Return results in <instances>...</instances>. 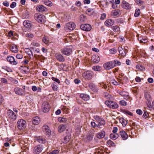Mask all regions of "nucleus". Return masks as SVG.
I'll use <instances>...</instances> for the list:
<instances>
[{"mask_svg": "<svg viewBox=\"0 0 154 154\" xmlns=\"http://www.w3.org/2000/svg\"><path fill=\"white\" fill-rule=\"evenodd\" d=\"M75 27V23L72 22H70L66 24L64 29L66 31L68 32L73 30Z\"/></svg>", "mask_w": 154, "mask_h": 154, "instance_id": "obj_1", "label": "nucleus"}, {"mask_svg": "<svg viewBox=\"0 0 154 154\" xmlns=\"http://www.w3.org/2000/svg\"><path fill=\"white\" fill-rule=\"evenodd\" d=\"M17 126L20 130H24L26 126V123L25 120L21 119L18 120L17 123Z\"/></svg>", "mask_w": 154, "mask_h": 154, "instance_id": "obj_2", "label": "nucleus"}, {"mask_svg": "<svg viewBox=\"0 0 154 154\" xmlns=\"http://www.w3.org/2000/svg\"><path fill=\"white\" fill-rule=\"evenodd\" d=\"M105 104L109 108L113 109H117L119 107V105L116 103L112 101H106Z\"/></svg>", "mask_w": 154, "mask_h": 154, "instance_id": "obj_3", "label": "nucleus"}, {"mask_svg": "<svg viewBox=\"0 0 154 154\" xmlns=\"http://www.w3.org/2000/svg\"><path fill=\"white\" fill-rule=\"evenodd\" d=\"M94 118L97 122V127L101 128V126L103 125L105 123L104 120L102 118H101L98 116H94Z\"/></svg>", "mask_w": 154, "mask_h": 154, "instance_id": "obj_4", "label": "nucleus"}, {"mask_svg": "<svg viewBox=\"0 0 154 154\" xmlns=\"http://www.w3.org/2000/svg\"><path fill=\"white\" fill-rule=\"evenodd\" d=\"M44 146L42 145H38L35 146L33 150V152L34 154H39L43 150Z\"/></svg>", "mask_w": 154, "mask_h": 154, "instance_id": "obj_5", "label": "nucleus"}, {"mask_svg": "<svg viewBox=\"0 0 154 154\" xmlns=\"http://www.w3.org/2000/svg\"><path fill=\"white\" fill-rule=\"evenodd\" d=\"M50 108V106L47 102H44L42 106V111L44 112H47L49 111Z\"/></svg>", "mask_w": 154, "mask_h": 154, "instance_id": "obj_6", "label": "nucleus"}, {"mask_svg": "<svg viewBox=\"0 0 154 154\" xmlns=\"http://www.w3.org/2000/svg\"><path fill=\"white\" fill-rule=\"evenodd\" d=\"M93 75V72L90 71H87L83 73L82 76L85 79L90 80L92 79Z\"/></svg>", "mask_w": 154, "mask_h": 154, "instance_id": "obj_7", "label": "nucleus"}, {"mask_svg": "<svg viewBox=\"0 0 154 154\" xmlns=\"http://www.w3.org/2000/svg\"><path fill=\"white\" fill-rule=\"evenodd\" d=\"M7 114L8 117L12 120H15L17 119L16 115L13 111L10 109L8 110Z\"/></svg>", "mask_w": 154, "mask_h": 154, "instance_id": "obj_8", "label": "nucleus"}, {"mask_svg": "<svg viewBox=\"0 0 154 154\" xmlns=\"http://www.w3.org/2000/svg\"><path fill=\"white\" fill-rule=\"evenodd\" d=\"M125 79L126 81L128 80V78L126 76H125L121 79H119L118 80V82H117L115 79H114L112 80L111 82L112 84L115 85H119L120 84H123L124 83Z\"/></svg>", "mask_w": 154, "mask_h": 154, "instance_id": "obj_9", "label": "nucleus"}, {"mask_svg": "<svg viewBox=\"0 0 154 154\" xmlns=\"http://www.w3.org/2000/svg\"><path fill=\"white\" fill-rule=\"evenodd\" d=\"M120 95L124 97V99H126L127 100H129L131 102L132 99L129 96V93L125 91H121L119 93Z\"/></svg>", "mask_w": 154, "mask_h": 154, "instance_id": "obj_10", "label": "nucleus"}, {"mask_svg": "<svg viewBox=\"0 0 154 154\" xmlns=\"http://www.w3.org/2000/svg\"><path fill=\"white\" fill-rule=\"evenodd\" d=\"M61 52L63 54L69 56L72 53V49L70 48H65L61 50Z\"/></svg>", "mask_w": 154, "mask_h": 154, "instance_id": "obj_11", "label": "nucleus"}, {"mask_svg": "<svg viewBox=\"0 0 154 154\" xmlns=\"http://www.w3.org/2000/svg\"><path fill=\"white\" fill-rule=\"evenodd\" d=\"M103 66L104 68L106 69L109 70L114 67L113 62L112 61L108 62L103 64Z\"/></svg>", "mask_w": 154, "mask_h": 154, "instance_id": "obj_12", "label": "nucleus"}, {"mask_svg": "<svg viewBox=\"0 0 154 154\" xmlns=\"http://www.w3.org/2000/svg\"><path fill=\"white\" fill-rule=\"evenodd\" d=\"M36 20L38 23H42L45 21V17L42 14L36 15L35 16Z\"/></svg>", "mask_w": 154, "mask_h": 154, "instance_id": "obj_13", "label": "nucleus"}, {"mask_svg": "<svg viewBox=\"0 0 154 154\" xmlns=\"http://www.w3.org/2000/svg\"><path fill=\"white\" fill-rule=\"evenodd\" d=\"M7 60V61L12 65H16L17 63V61L15 60L14 58L11 56H8Z\"/></svg>", "mask_w": 154, "mask_h": 154, "instance_id": "obj_14", "label": "nucleus"}, {"mask_svg": "<svg viewBox=\"0 0 154 154\" xmlns=\"http://www.w3.org/2000/svg\"><path fill=\"white\" fill-rule=\"evenodd\" d=\"M81 29L86 31H90L91 29V26L89 24H82L80 26Z\"/></svg>", "mask_w": 154, "mask_h": 154, "instance_id": "obj_15", "label": "nucleus"}, {"mask_svg": "<svg viewBox=\"0 0 154 154\" xmlns=\"http://www.w3.org/2000/svg\"><path fill=\"white\" fill-rule=\"evenodd\" d=\"M118 50L120 54L123 57L125 56L127 53L128 52V50L126 49L123 48L122 47H119Z\"/></svg>", "mask_w": 154, "mask_h": 154, "instance_id": "obj_16", "label": "nucleus"}, {"mask_svg": "<svg viewBox=\"0 0 154 154\" xmlns=\"http://www.w3.org/2000/svg\"><path fill=\"white\" fill-rule=\"evenodd\" d=\"M41 122L40 118L38 116L34 117L32 120V124L34 125H38Z\"/></svg>", "mask_w": 154, "mask_h": 154, "instance_id": "obj_17", "label": "nucleus"}, {"mask_svg": "<svg viewBox=\"0 0 154 154\" xmlns=\"http://www.w3.org/2000/svg\"><path fill=\"white\" fill-rule=\"evenodd\" d=\"M42 130L43 132L47 135H49L51 133V131L47 125H45L42 127Z\"/></svg>", "mask_w": 154, "mask_h": 154, "instance_id": "obj_18", "label": "nucleus"}, {"mask_svg": "<svg viewBox=\"0 0 154 154\" xmlns=\"http://www.w3.org/2000/svg\"><path fill=\"white\" fill-rule=\"evenodd\" d=\"M36 10L39 12H43L47 11V8L42 5H38L36 8Z\"/></svg>", "mask_w": 154, "mask_h": 154, "instance_id": "obj_19", "label": "nucleus"}, {"mask_svg": "<svg viewBox=\"0 0 154 154\" xmlns=\"http://www.w3.org/2000/svg\"><path fill=\"white\" fill-rule=\"evenodd\" d=\"M122 7L123 8L127 9H130L131 8L130 4L124 0L122 2Z\"/></svg>", "mask_w": 154, "mask_h": 154, "instance_id": "obj_20", "label": "nucleus"}, {"mask_svg": "<svg viewBox=\"0 0 154 154\" xmlns=\"http://www.w3.org/2000/svg\"><path fill=\"white\" fill-rule=\"evenodd\" d=\"M120 135L123 140H126L128 137V136L126 133L124 131L122 130L120 131Z\"/></svg>", "mask_w": 154, "mask_h": 154, "instance_id": "obj_21", "label": "nucleus"}, {"mask_svg": "<svg viewBox=\"0 0 154 154\" xmlns=\"http://www.w3.org/2000/svg\"><path fill=\"white\" fill-rule=\"evenodd\" d=\"M23 26L28 29L31 27V22L28 20L24 21L23 23Z\"/></svg>", "mask_w": 154, "mask_h": 154, "instance_id": "obj_22", "label": "nucleus"}, {"mask_svg": "<svg viewBox=\"0 0 154 154\" xmlns=\"http://www.w3.org/2000/svg\"><path fill=\"white\" fill-rule=\"evenodd\" d=\"M66 128V126L63 124L60 125L58 127V131L61 133L64 131Z\"/></svg>", "mask_w": 154, "mask_h": 154, "instance_id": "obj_23", "label": "nucleus"}, {"mask_svg": "<svg viewBox=\"0 0 154 154\" xmlns=\"http://www.w3.org/2000/svg\"><path fill=\"white\" fill-rule=\"evenodd\" d=\"M105 135V132L103 131H102L96 134L97 137L99 139L103 138L104 137Z\"/></svg>", "mask_w": 154, "mask_h": 154, "instance_id": "obj_24", "label": "nucleus"}, {"mask_svg": "<svg viewBox=\"0 0 154 154\" xmlns=\"http://www.w3.org/2000/svg\"><path fill=\"white\" fill-rule=\"evenodd\" d=\"M114 22L111 19L107 20L105 22V24L107 26H111L114 24Z\"/></svg>", "mask_w": 154, "mask_h": 154, "instance_id": "obj_25", "label": "nucleus"}, {"mask_svg": "<svg viewBox=\"0 0 154 154\" xmlns=\"http://www.w3.org/2000/svg\"><path fill=\"white\" fill-rule=\"evenodd\" d=\"M36 140L40 143H45V139L42 137H37Z\"/></svg>", "mask_w": 154, "mask_h": 154, "instance_id": "obj_26", "label": "nucleus"}, {"mask_svg": "<svg viewBox=\"0 0 154 154\" xmlns=\"http://www.w3.org/2000/svg\"><path fill=\"white\" fill-rule=\"evenodd\" d=\"M91 59L94 62L97 63L100 60V58L98 56L94 55L92 57Z\"/></svg>", "mask_w": 154, "mask_h": 154, "instance_id": "obj_27", "label": "nucleus"}, {"mask_svg": "<svg viewBox=\"0 0 154 154\" xmlns=\"http://www.w3.org/2000/svg\"><path fill=\"white\" fill-rule=\"evenodd\" d=\"M56 57L57 59L60 62H63L65 60L61 54H56Z\"/></svg>", "mask_w": 154, "mask_h": 154, "instance_id": "obj_28", "label": "nucleus"}, {"mask_svg": "<svg viewBox=\"0 0 154 154\" xmlns=\"http://www.w3.org/2000/svg\"><path fill=\"white\" fill-rule=\"evenodd\" d=\"M80 97L81 98L84 100L88 101L89 99V95L86 94H80Z\"/></svg>", "mask_w": 154, "mask_h": 154, "instance_id": "obj_29", "label": "nucleus"}, {"mask_svg": "<svg viewBox=\"0 0 154 154\" xmlns=\"http://www.w3.org/2000/svg\"><path fill=\"white\" fill-rule=\"evenodd\" d=\"M15 93L18 95H22L23 94L22 90L19 88H16L14 89Z\"/></svg>", "mask_w": 154, "mask_h": 154, "instance_id": "obj_30", "label": "nucleus"}, {"mask_svg": "<svg viewBox=\"0 0 154 154\" xmlns=\"http://www.w3.org/2000/svg\"><path fill=\"white\" fill-rule=\"evenodd\" d=\"M10 50L12 52L15 53H17L18 51L17 46L15 45H12L11 46Z\"/></svg>", "mask_w": 154, "mask_h": 154, "instance_id": "obj_31", "label": "nucleus"}, {"mask_svg": "<svg viewBox=\"0 0 154 154\" xmlns=\"http://www.w3.org/2000/svg\"><path fill=\"white\" fill-rule=\"evenodd\" d=\"M144 95L145 98L148 101H150L152 100V97L151 96L149 92H145Z\"/></svg>", "mask_w": 154, "mask_h": 154, "instance_id": "obj_32", "label": "nucleus"}, {"mask_svg": "<svg viewBox=\"0 0 154 154\" xmlns=\"http://www.w3.org/2000/svg\"><path fill=\"white\" fill-rule=\"evenodd\" d=\"M119 137V135L116 133H112L110 135V138L113 140L117 139Z\"/></svg>", "mask_w": 154, "mask_h": 154, "instance_id": "obj_33", "label": "nucleus"}, {"mask_svg": "<svg viewBox=\"0 0 154 154\" xmlns=\"http://www.w3.org/2000/svg\"><path fill=\"white\" fill-rule=\"evenodd\" d=\"M67 119L66 118L59 117L58 119V121L60 123H65L67 121Z\"/></svg>", "mask_w": 154, "mask_h": 154, "instance_id": "obj_34", "label": "nucleus"}, {"mask_svg": "<svg viewBox=\"0 0 154 154\" xmlns=\"http://www.w3.org/2000/svg\"><path fill=\"white\" fill-rule=\"evenodd\" d=\"M53 91H57L58 89V87L56 84L55 82H53L51 85Z\"/></svg>", "mask_w": 154, "mask_h": 154, "instance_id": "obj_35", "label": "nucleus"}, {"mask_svg": "<svg viewBox=\"0 0 154 154\" xmlns=\"http://www.w3.org/2000/svg\"><path fill=\"white\" fill-rule=\"evenodd\" d=\"M79 19L81 22H85L86 20V17L84 15H81L79 17Z\"/></svg>", "mask_w": 154, "mask_h": 154, "instance_id": "obj_36", "label": "nucleus"}, {"mask_svg": "<svg viewBox=\"0 0 154 154\" xmlns=\"http://www.w3.org/2000/svg\"><path fill=\"white\" fill-rule=\"evenodd\" d=\"M120 11L118 9H116L113 10L112 12V16H117L119 14Z\"/></svg>", "mask_w": 154, "mask_h": 154, "instance_id": "obj_37", "label": "nucleus"}, {"mask_svg": "<svg viewBox=\"0 0 154 154\" xmlns=\"http://www.w3.org/2000/svg\"><path fill=\"white\" fill-rule=\"evenodd\" d=\"M113 65H114V67L116 66H119L121 65V63L117 60H115L113 62Z\"/></svg>", "mask_w": 154, "mask_h": 154, "instance_id": "obj_38", "label": "nucleus"}, {"mask_svg": "<svg viewBox=\"0 0 154 154\" xmlns=\"http://www.w3.org/2000/svg\"><path fill=\"white\" fill-rule=\"evenodd\" d=\"M43 2L45 5L49 6H51L52 5V2L48 0H44Z\"/></svg>", "mask_w": 154, "mask_h": 154, "instance_id": "obj_39", "label": "nucleus"}, {"mask_svg": "<svg viewBox=\"0 0 154 154\" xmlns=\"http://www.w3.org/2000/svg\"><path fill=\"white\" fill-rule=\"evenodd\" d=\"M120 121L124 127L128 123L127 121L123 118L120 119Z\"/></svg>", "mask_w": 154, "mask_h": 154, "instance_id": "obj_40", "label": "nucleus"}, {"mask_svg": "<svg viewBox=\"0 0 154 154\" xmlns=\"http://www.w3.org/2000/svg\"><path fill=\"white\" fill-rule=\"evenodd\" d=\"M107 145L109 146H115V143L110 140H109L107 141Z\"/></svg>", "mask_w": 154, "mask_h": 154, "instance_id": "obj_41", "label": "nucleus"}, {"mask_svg": "<svg viewBox=\"0 0 154 154\" xmlns=\"http://www.w3.org/2000/svg\"><path fill=\"white\" fill-rule=\"evenodd\" d=\"M92 69L95 71H99L101 70V67L98 66H94L92 67Z\"/></svg>", "mask_w": 154, "mask_h": 154, "instance_id": "obj_42", "label": "nucleus"}, {"mask_svg": "<svg viewBox=\"0 0 154 154\" xmlns=\"http://www.w3.org/2000/svg\"><path fill=\"white\" fill-rule=\"evenodd\" d=\"M112 29L114 32H117L118 33H119L120 32L119 27L116 26H113Z\"/></svg>", "mask_w": 154, "mask_h": 154, "instance_id": "obj_43", "label": "nucleus"}, {"mask_svg": "<svg viewBox=\"0 0 154 154\" xmlns=\"http://www.w3.org/2000/svg\"><path fill=\"white\" fill-rule=\"evenodd\" d=\"M94 12V11L93 9L89 8L86 11V13L87 14L89 15H91Z\"/></svg>", "mask_w": 154, "mask_h": 154, "instance_id": "obj_44", "label": "nucleus"}, {"mask_svg": "<svg viewBox=\"0 0 154 154\" xmlns=\"http://www.w3.org/2000/svg\"><path fill=\"white\" fill-rule=\"evenodd\" d=\"M136 68L137 69L142 71H143L145 69V68L140 65H137L136 66Z\"/></svg>", "mask_w": 154, "mask_h": 154, "instance_id": "obj_45", "label": "nucleus"}, {"mask_svg": "<svg viewBox=\"0 0 154 154\" xmlns=\"http://www.w3.org/2000/svg\"><path fill=\"white\" fill-rule=\"evenodd\" d=\"M140 11L139 9H137L135 10V12L134 14V16L136 17H138L140 14Z\"/></svg>", "mask_w": 154, "mask_h": 154, "instance_id": "obj_46", "label": "nucleus"}, {"mask_svg": "<svg viewBox=\"0 0 154 154\" xmlns=\"http://www.w3.org/2000/svg\"><path fill=\"white\" fill-rule=\"evenodd\" d=\"M136 2L139 6H141L144 4V2L141 0H136Z\"/></svg>", "mask_w": 154, "mask_h": 154, "instance_id": "obj_47", "label": "nucleus"}, {"mask_svg": "<svg viewBox=\"0 0 154 154\" xmlns=\"http://www.w3.org/2000/svg\"><path fill=\"white\" fill-rule=\"evenodd\" d=\"M119 103V104L122 106H125L127 105V102L123 100L120 101Z\"/></svg>", "mask_w": 154, "mask_h": 154, "instance_id": "obj_48", "label": "nucleus"}, {"mask_svg": "<svg viewBox=\"0 0 154 154\" xmlns=\"http://www.w3.org/2000/svg\"><path fill=\"white\" fill-rule=\"evenodd\" d=\"M124 113L125 114H126L127 115H129L130 116H132L133 113L130 112V111L127 110H124Z\"/></svg>", "mask_w": 154, "mask_h": 154, "instance_id": "obj_49", "label": "nucleus"}, {"mask_svg": "<svg viewBox=\"0 0 154 154\" xmlns=\"http://www.w3.org/2000/svg\"><path fill=\"white\" fill-rule=\"evenodd\" d=\"M51 79L53 81L59 84L60 83V80L57 78H55L54 77H52L51 78Z\"/></svg>", "mask_w": 154, "mask_h": 154, "instance_id": "obj_50", "label": "nucleus"}, {"mask_svg": "<svg viewBox=\"0 0 154 154\" xmlns=\"http://www.w3.org/2000/svg\"><path fill=\"white\" fill-rule=\"evenodd\" d=\"M69 136H66L64 138V140L63 141V143H67V142L69 141Z\"/></svg>", "mask_w": 154, "mask_h": 154, "instance_id": "obj_51", "label": "nucleus"}, {"mask_svg": "<svg viewBox=\"0 0 154 154\" xmlns=\"http://www.w3.org/2000/svg\"><path fill=\"white\" fill-rule=\"evenodd\" d=\"M16 57L17 59H21L23 58V56L21 53H19L16 55Z\"/></svg>", "mask_w": 154, "mask_h": 154, "instance_id": "obj_52", "label": "nucleus"}, {"mask_svg": "<svg viewBox=\"0 0 154 154\" xmlns=\"http://www.w3.org/2000/svg\"><path fill=\"white\" fill-rule=\"evenodd\" d=\"M61 109L66 113L69 112L68 109L66 106H63L61 108Z\"/></svg>", "mask_w": 154, "mask_h": 154, "instance_id": "obj_53", "label": "nucleus"}, {"mask_svg": "<svg viewBox=\"0 0 154 154\" xmlns=\"http://www.w3.org/2000/svg\"><path fill=\"white\" fill-rule=\"evenodd\" d=\"M32 45L34 46L38 47L39 46V44L37 42L35 41H34L32 43Z\"/></svg>", "mask_w": 154, "mask_h": 154, "instance_id": "obj_54", "label": "nucleus"}, {"mask_svg": "<svg viewBox=\"0 0 154 154\" xmlns=\"http://www.w3.org/2000/svg\"><path fill=\"white\" fill-rule=\"evenodd\" d=\"M26 52L29 55H30L31 54H32V51L28 48H26L25 49Z\"/></svg>", "mask_w": 154, "mask_h": 154, "instance_id": "obj_55", "label": "nucleus"}, {"mask_svg": "<svg viewBox=\"0 0 154 154\" xmlns=\"http://www.w3.org/2000/svg\"><path fill=\"white\" fill-rule=\"evenodd\" d=\"M93 138V136L91 134H89L87 137V139L89 141L91 140Z\"/></svg>", "mask_w": 154, "mask_h": 154, "instance_id": "obj_56", "label": "nucleus"}, {"mask_svg": "<svg viewBox=\"0 0 154 154\" xmlns=\"http://www.w3.org/2000/svg\"><path fill=\"white\" fill-rule=\"evenodd\" d=\"M26 36L27 37H28L30 38H32L33 37V35L31 33H27L26 34Z\"/></svg>", "mask_w": 154, "mask_h": 154, "instance_id": "obj_57", "label": "nucleus"}, {"mask_svg": "<svg viewBox=\"0 0 154 154\" xmlns=\"http://www.w3.org/2000/svg\"><path fill=\"white\" fill-rule=\"evenodd\" d=\"M16 3L15 2H13L10 5V7L11 8H13L16 6Z\"/></svg>", "mask_w": 154, "mask_h": 154, "instance_id": "obj_58", "label": "nucleus"}, {"mask_svg": "<svg viewBox=\"0 0 154 154\" xmlns=\"http://www.w3.org/2000/svg\"><path fill=\"white\" fill-rule=\"evenodd\" d=\"M110 53L112 54H115L116 52V49L113 48L109 50Z\"/></svg>", "mask_w": 154, "mask_h": 154, "instance_id": "obj_59", "label": "nucleus"}, {"mask_svg": "<svg viewBox=\"0 0 154 154\" xmlns=\"http://www.w3.org/2000/svg\"><path fill=\"white\" fill-rule=\"evenodd\" d=\"M59 153V151L57 150H55L50 152L48 154H57Z\"/></svg>", "mask_w": 154, "mask_h": 154, "instance_id": "obj_60", "label": "nucleus"}, {"mask_svg": "<svg viewBox=\"0 0 154 154\" xmlns=\"http://www.w3.org/2000/svg\"><path fill=\"white\" fill-rule=\"evenodd\" d=\"M136 112L139 115H141L143 113L142 111L140 109H137L136 111Z\"/></svg>", "mask_w": 154, "mask_h": 154, "instance_id": "obj_61", "label": "nucleus"}, {"mask_svg": "<svg viewBox=\"0 0 154 154\" xmlns=\"http://www.w3.org/2000/svg\"><path fill=\"white\" fill-rule=\"evenodd\" d=\"M1 81L2 82L5 84L8 83L7 80L5 78H2L1 79Z\"/></svg>", "mask_w": 154, "mask_h": 154, "instance_id": "obj_62", "label": "nucleus"}, {"mask_svg": "<svg viewBox=\"0 0 154 154\" xmlns=\"http://www.w3.org/2000/svg\"><path fill=\"white\" fill-rule=\"evenodd\" d=\"M91 125L93 128H95L96 127H97V124H96L95 122H91Z\"/></svg>", "mask_w": 154, "mask_h": 154, "instance_id": "obj_63", "label": "nucleus"}, {"mask_svg": "<svg viewBox=\"0 0 154 154\" xmlns=\"http://www.w3.org/2000/svg\"><path fill=\"white\" fill-rule=\"evenodd\" d=\"M29 60H28L25 59L24 61L22 62L23 64L25 65L28 64Z\"/></svg>", "mask_w": 154, "mask_h": 154, "instance_id": "obj_64", "label": "nucleus"}]
</instances>
